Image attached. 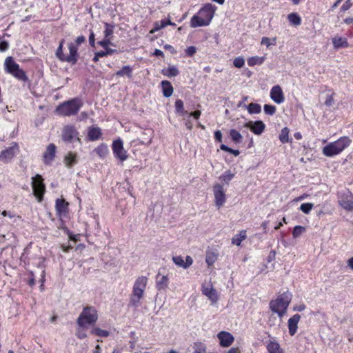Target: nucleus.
Instances as JSON below:
<instances>
[{
  "instance_id": "nucleus-31",
  "label": "nucleus",
  "mask_w": 353,
  "mask_h": 353,
  "mask_svg": "<svg viewBox=\"0 0 353 353\" xmlns=\"http://www.w3.org/2000/svg\"><path fill=\"white\" fill-rule=\"evenodd\" d=\"M219 254L216 252L208 250L206 252L205 262L208 265L212 266L218 259Z\"/></svg>"
},
{
  "instance_id": "nucleus-35",
  "label": "nucleus",
  "mask_w": 353,
  "mask_h": 353,
  "mask_svg": "<svg viewBox=\"0 0 353 353\" xmlns=\"http://www.w3.org/2000/svg\"><path fill=\"white\" fill-rule=\"evenodd\" d=\"M89 328V327H86V326H81V325H77V329H76V333H75V336H77V339H80V340H83V339H85V338L88 337V334H87V330Z\"/></svg>"
},
{
  "instance_id": "nucleus-43",
  "label": "nucleus",
  "mask_w": 353,
  "mask_h": 353,
  "mask_svg": "<svg viewBox=\"0 0 353 353\" xmlns=\"http://www.w3.org/2000/svg\"><path fill=\"white\" fill-rule=\"evenodd\" d=\"M289 132L290 130L287 127H285L281 130L279 138L282 143L292 142V139L290 140L289 139Z\"/></svg>"
},
{
  "instance_id": "nucleus-19",
  "label": "nucleus",
  "mask_w": 353,
  "mask_h": 353,
  "mask_svg": "<svg viewBox=\"0 0 353 353\" xmlns=\"http://www.w3.org/2000/svg\"><path fill=\"white\" fill-rule=\"evenodd\" d=\"M219 339L220 345L221 347H227L232 344L234 342V336L228 332L221 331L217 334Z\"/></svg>"
},
{
  "instance_id": "nucleus-46",
  "label": "nucleus",
  "mask_w": 353,
  "mask_h": 353,
  "mask_svg": "<svg viewBox=\"0 0 353 353\" xmlns=\"http://www.w3.org/2000/svg\"><path fill=\"white\" fill-rule=\"evenodd\" d=\"M194 350L193 353H207L206 346L201 342H195L192 345Z\"/></svg>"
},
{
  "instance_id": "nucleus-8",
  "label": "nucleus",
  "mask_w": 353,
  "mask_h": 353,
  "mask_svg": "<svg viewBox=\"0 0 353 353\" xmlns=\"http://www.w3.org/2000/svg\"><path fill=\"white\" fill-rule=\"evenodd\" d=\"M114 157L120 161L123 162L128 158V152L123 148V143L121 139L114 140L112 144Z\"/></svg>"
},
{
  "instance_id": "nucleus-28",
  "label": "nucleus",
  "mask_w": 353,
  "mask_h": 353,
  "mask_svg": "<svg viewBox=\"0 0 353 353\" xmlns=\"http://www.w3.org/2000/svg\"><path fill=\"white\" fill-rule=\"evenodd\" d=\"M163 94L165 97H170L173 94L174 88L171 83L167 80H163L161 83Z\"/></svg>"
},
{
  "instance_id": "nucleus-1",
  "label": "nucleus",
  "mask_w": 353,
  "mask_h": 353,
  "mask_svg": "<svg viewBox=\"0 0 353 353\" xmlns=\"http://www.w3.org/2000/svg\"><path fill=\"white\" fill-rule=\"evenodd\" d=\"M217 7L210 3H205L190 19V26L197 28L208 26L215 14Z\"/></svg>"
},
{
  "instance_id": "nucleus-15",
  "label": "nucleus",
  "mask_w": 353,
  "mask_h": 353,
  "mask_svg": "<svg viewBox=\"0 0 353 353\" xmlns=\"http://www.w3.org/2000/svg\"><path fill=\"white\" fill-rule=\"evenodd\" d=\"M202 294L206 296L212 303H216L219 300V296L216 290L211 283L203 285L201 288Z\"/></svg>"
},
{
  "instance_id": "nucleus-55",
  "label": "nucleus",
  "mask_w": 353,
  "mask_h": 353,
  "mask_svg": "<svg viewBox=\"0 0 353 353\" xmlns=\"http://www.w3.org/2000/svg\"><path fill=\"white\" fill-rule=\"evenodd\" d=\"M185 52L186 56L192 57L196 52V48L194 46H189L185 49Z\"/></svg>"
},
{
  "instance_id": "nucleus-5",
  "label": "nucleus",
  "mask_w": 353,
  "mask_h": 353,
  "mask_svg": "<svg viewBox=\"0 0 353 353\" xmlns=\"http://www.w3.org/2000/svg\"><path fill=\"white\" fill-rule=\"evenodd\" d=\"M290 302L291 295L287 292H283L276 299L270 301V308L274 313H276L279 317H282L285 314Z\"/></svg>"
},
{
  "instance_id": "nucleus-29",
  "label": "nucleus",
  "mask_w": 353,
  "mask_h": 353,
  "mask_svg": "<svg viewBox=\"0 0 353 353\" xmlns=\"http://www.w3.org/2000/svg\"><path fill=\"white\" fill-rule=\"evenodd\" d=\"M170 24V19H163L161 21L154 22V27L150 30V34H154L156 32L165 28Z\"/></svg>"
},
{
  "instance_id": "nucleus-25",
  "label": "nucleus",
  "mask_w": 353,
  "mask_h": 353,
  "mask_svg": "<svg viewBox=\"0 0 353 353\" xmlns=\"http://www.w3.org/2000/svg\"><path fill=\"white\" fill-rule=\"evenodd\" d=\"M266 348L268 353H284L283 350L275 339L270 340L266 345Z\"/></svg>"
},
{
  "instance_id": "nucleus-54",
  "label": "nucleus",
  "mask_w": 353,
  "mask_h": 353,
  "mask_svg": "<svg viewBox=\"0 0 353 353\" xmlns=\"http://www.w3.org/2000/svg\"><path fill=\"white\" fill-rule=\"evenodd\" d=\"M271 39L268 37H264L261 39V43L263 45H265L267 47H269L271 45H275L276 44V38H273L272 41L273 42H270Z\"/></svg>"
},
{
  "instance_id": "nucleus-45",
  "label": "nucleus",
  "mask_w": 353,
  "mask_h": 353,
  "mask_svg": "<svg viewBox=\"0 0 353 353\" xmlns=\"http://www.w3.org/2000/svg\"><path fill=\"white\" fill-rule=\"evenodd\" d=\"M94 152L101 158H104L108 153V146L104 144L101 143L99 145L97 148L94 149Z\"/></svg>"
},
{
  "instance_id": "nucleus-17",
  "label": "nucleus",
  "mask_w": 353,
  "mask_h": 353,
  "mask_svg": "<svg viewBox=\"0 0 353 353\" xmlns=\"http://www.w3.org/2000/svg\"><path fill=\"white\" fill-rule=\"evenodd\" d=\"M17 150H18L17 143H14L13 146L9 147L3 150L0 154V161L3 163H8L13 159Z\"/></svg>"
},
{
  "instance_id": "nucleus-20",
  "label": "nucleus",
  "mask_w": 353,
  "mask_h": 353,
  "mask_svg": "<svg viewBox=\"0 0 353 353\" xmlns=\"http://www.w3.org/2000/svg\"><path fill=\"white\" fill-rule=\"evenodd\" d=\"M301 320V315L299 314H294L288 319V327L290 336H294L298 330V323Z\"/></svg>"
},
{
  "instance_id": "nucleus-3",
  "label": "nucleus",
  "mask_w": 353,
  "mask_h": 353,
  "mask_svg": "<svg viewBox=\"0 0 353 353\" xmlns=\"http://www.w3.org/2000/svg\"><path fill=\"white\" fill-rule=\"evenodd\" d=\"M352 140L346 136L341 137L336 141L331 142L323 148V154L327 157H332L341 153L347 148Z\"/></svg>"
},
{
  "instance_id": "nucleus-42",
  "label": "nucleus",
  "mask_w": 353,
  "mask_h": 353,
  "mask_svg": "<svg viewBox=\"0 0 353 353\" xmlns=\"http://www.w3.org/2000/svg\"><path fill=\"white\" fill-rule=\"evenodd\" d=\"M234 176V174L232 173L231 170H228L225 171L223 174H222L219 176V180H221L223 183L228 185L230 182L232 180Z\"/></svg>"
},
{
  "instance_id": "nucleus-48",
  "label": "nucleus",
  "mask_w": 353,
  "mask_h": 353,
  "mask_svg": "<svg viewBox=\"0 0 353 353\" xmlns=\"http://www.w3.org/2000/svg\"><path fill=\"white\" fill-rule=\"evenodd\" d=\"M220 149L223 151H225V152H229L230 154H232L233 155H234L235 157L239 155L240 154V152L239 150H234V149H232L228 146H227L225 144H221L220 145Z\"/></svg>"
},
{
  "instance_id": "nucleus-50",
  "label": "nucleus",
  "mask_w": 353,
  "mask_h": 353,
  "mask_svg": "<svg viewBox=\"0 0 353 353\" xmlns=\"http://www.w3.org/2000/svg\"><path fill=\"white\" fill-rule=\"evenodd\" d=\"M112 39L111 38L104 37L103 40L98 41L97 43L103 48L105 47H109L110 46H115V45L112 42Z\"/></svg>"
},
{
  "instance_id": "nucleus-56",
  "label": "nucleus",
  "mask_w": 353,
  "mask_h": 353,
  "mask_svg": "<svg viewBox=\"0 0 353 353\" xmlns=\"http://www.w3.org/2000/svg\"><path fill=\"white\" fill-rule=\"evenodd\" d=\"M9 48V43L7 41H0V52H5Z\"/></svg>"
},
{
  "instance_id": "nucleus-58",
  "label": "nucleus",
  "mask_w": 353,
  "mask_h": 353,
  "mask_svg": "<svg viewBox=\"0 0 353 353\" xmlns=\"http://www.w3.org/2000/svg\"><path fill=\"white\" fill-rule=\"evenodd\" d=\"M89 44L92 48L95 47V35L94 32L91 30L89 35Z\"/></svg>"
},
{
  "instance_id": "nucleus-13",
  "label": "nucleus",
  "mask_w": 353,
  "mask_h": 353,
  "mask_svg": "<svg viewBox=\"0 0 353 353\" xmlns=\"http://www.w3.org/2000/svg\"><path fill=\"white\" fill-rule=\"evenodd\" d=\"M57 147L54 143H50L43 154V161L46 165L52 164L56 157Z\"/></svg>"
},
{
  "instance_id": "nucleus-62",
  "label": "nucleus",
  "mask_w": 353,
  "mask_h": 353,
  "mask_svg": "<svg viewBox=\"0 0 353 353\" xmlns=\"http://www.w3.org/2000/svg\"><path fill=\"white\" fill-rule=\"evenodd\" d=\"M334 94L329 95L326 97L325 105L327 106H331L332 103H334Z\"/></svg>"
},
{
  "instance_id": "nucleus-24",
  "label": "nucleus",
  "mask_w": 353,
  "mask_h": 353,
  "mask_svg": "<svg viewBox=\"0 0 353 353\" xmlns=\"http://www.w3.org/2000/svg\"><path fill=\"white\" fill-rule=\"evenodd\" d=\"M102 136V132L99 127L91 126L88 130V139L89 141H95Z\"/></svg>"
},
{
  "instance_id": "nucleus-63",
  "label": "nucleus",
  "mask_w": 353,
  "mask_h": 353,
  "mask_svg": "<svg viewBox=\"0 0 353 353\" xmlns=\"http://www.w3.org/2000/svg\"><path fill=\"white\" fill-rule=\"evenodd\" d=\"M201 112L200 110H195L189 113V117H192L194 119L197 120L201 117Z\"/></svg>"
},
{
  "instance_id": "nucleus-33",
  "label": "nucleus",
  "mask_w": 353,
  "mask_h": 353,
  "mask_svg": "<svg viewBox=\"0 0 353 353\" xmlns=\"http://www.w3.org/2000/svg\"><path fill=\"white\" fill-rule=\"evenodd\" d=\"M229 134L231 140L236 144L241 143L242 142L243 136L241 134L235 129H231L229 131Z\"/></svg>"
},
{
  "instance_id": "nucleus-52",
  "label": "nucleus",
  "mask_w": 353,
  "mask_h": 353,
  "mask_svg": "<svg viewBox=\"0 0 353 353\" xmlns=\"http://www.w3.org/2000/svg\"><path fill=\"white\" fill-rule=\"evenodd\" d=\"M264 112L266 114L273 115L275 114L276 108L273 105L265 104L263 107Z\"/></svg>"
},
{
  "instance_id": "nucleus-30",
  "label": "nucleus",
  "mask_w": 353,
  "mask_h": 353,
  "mask_svg": "<svg viewBox=\"0 0 353 353\" xmlns=\"http://www.w3.org/2000/svg\"><path fill=\"white\" fill-rule=\"evenodd\" d=\"M247 238V232L245 230H242L239 234L234 235L232 239V243L237 246H240L241 242Z\"/></svg>"
},
{
  "instance_id": "nucleus-49",
  "label": "nucleus",
  "mask_w": 353,
  "mask_h": 353,
  "mask_svg": "<svg viewBox=\"0 0 353 353\" xmlns=\"http://www.w3.org/2000/svg\"><path fill=\"white\" fill-rule=\"evenodd\" d=\"M304 232H305V227L301 226V225H296L293 229L292 236L294 238H297Z\"/></svg>"
},
{
  "instance_id": "nucleus-22",
  "label": "nucleus",
  "mask_w": 353,
  "mask_h": 353,
  "mask_svg": "<svg viewBox=\"0 0 353 353\" xmlns=\"http://www.w3.org/2000/svg\"><path fill=\"white\" fill-rule=\"evenodd\" d=\"M169 285V278L165 275L158 273L156 276V288L158 291L165 290Z\"/></svg>"
},
{
  "instance_id": "nucleus-23",
  "label": "nucleus",
  "mask_w": 353,
  "mask_h": 353,
  "mask_svg": "<svg viewBox=\"0 0 353 353\" xmlns=\"http://www.w3.org/2000/svg\"><path fill=\"white\" fill-rule=\"evenodd\" d=\"M172 260L176 265L182 267L185 269H187L193 263V259L190 256H186L185 261H184L183 257L181 256H173Z\"/></svg>"
},
{
  "instance_id": "nucleus-34",
  "label": "nucleus",
  "mask_w": 353,
  "mask_h": 353,
  "mask_svg": "<svg viewBox=\"0 0 353 353\" xmlns=\"http://www.w3.org/2000/svg\"><path fill=\"white\" fill-rule=\"evenodd\" d=\"M90 334L92 335L106 338L109 336L110 332L108 330H102L99 327L93 326L91 328Z\"/></svg>"
},
{
  "instance_id": "nucleus-38",
  "label": "nucleus",
  "mask_w": 353,
  "mask_h": 353,
  "mask_svg": "<svg viewBox=\"0 0 353 353\" xmlns=\"http://www.w3.org/2000/svg\"><path fill=\"white\" fill-rule=\"evenodd\" d=\"M162 74L164 76L172 77L177 76L179 74V72L175 66H169L168 68L162 70Z\"/></svg>"
},
{
  "instance_id": "nucleus-47",
  "label": "nucleus",
  "mask_w": 353,
  "mask_h": 353,
  "mask_svg": "<svg viewBox=\"0 0 353 353\" xmlns=\"http://www.w3.org/2000/svg\"><path fill=\"white\" fill-rule=\"evenodd\" d=\"M250 114H259L261 111V107L259 103H250L247 107Z\"/></svg>"
},
{
  "instance_id": "nucleus-57",
  "label": "nucleus",
  "mask_w": 353,
  "mask_h": 353,
  "mask_svg": "<svg viewBox=\"0 0 353 353\" xmlns=\"http://www.w3.org/2000/svg\"><path fill=\"white\" fill-rule=\"evenodd\" d=\"M214 138L216 142L221 143L223 141L222 133L220 130H216L214 133Z\"/></svg>"
},
{
  "instance_id": "nucleus-41",
  "label": "nucleus",
  "mask_w": 353,
  "mask_h": 353,
  "mask_svg": "<svg viewBox=\"0 0 353 353\" xmlns=\"http://www.w3.org/2000/svg\"><path fill=\"white\" fill-rule=\"evenodd\" d=\"M290 23L294 26H299L301 23V17L296 12H292L288 15Z\"/></svg>"
},
{
  "instance_id": "nucleus-9",
  "label": "nucleus",
  "mask_w": 353,
  "mask_h": 353,
  "mask_svg": "<svg viewBox=\"0 0 353 353\" xmlns=\"http://www.w3.org/2000/svg\"><path fill=\"white\" fill-rule=\"evenodd\" d=\"M214 203L218 209H219L226 201L225 190L223 185L215 183L212 186Z\"/></svg>"
},
{
  "instance_id": "nucleus-60",
  "label": "nucleus",
  "mask_w": 353,
  "mask_h": 353,
  "mask_svg": "<svg viewBox=\"0 0 353 353\" xmlns=\"http://www.w3.org/2000/svg\"><path fill=\"white\" fill-rule=\"evenodd\" d=\"M85 37L83 35H81L77 37L74 43L78 47L79 46H81L82 43H85Z\"/></svg>"
},
{
  "instance_id": "nucleus-6",
  "label": "nucleus",
  "mask_w": 353,
  "mask_h": 353,
  "mask_svg": "<svg viewBox=\"0 0 353 353\" xmlns=\"http://www.w3.org/2000/svg\"><path fill=\"white\" fill-rule=\"evenodd\" d=\"M5 70L18 80L26 82L28 77L26 72L15 62L12 57H8L4 62Z\"/></svg>"
},
{
  "instance_id": "nucleus-44",
  "label": "nucleus",
  "mask_w": 353,
  "mask_h": 353,
  "mask_svg": "<svg viewBox=\"0 0 353 353\" xmlns=\"http://www.w3.org/2000/svg\"><path fill=\"white\" fill-rule=\"evenodd\" d=\"M265 61L264 57L254 56L250 57L248 59V64L249 66H254L256 65H261Z\"/></svg>"
},
{
  "instance_id": "nucleus-64",
  "label": "nucleus",
  "mask_w": 353,
  "mask_h": 353,
  "mask_svg": "<svg viewBox=\"0 0 353 353\" xmlns=\"http://www.w3.org/2000/svg\"><path fill=\"white\" fill-rule=\"evenodd\" d=\"M103 49H104L105 54L106 57L108 55H112V54L117 52L116 50L112 49L109 47L103 48Z\"/></svg>"
},
{
  "instance_id": "nucleus-18",
  "label": "nucleus",
  "mask_w": 353,
  "mask_h": 353,
  "mask_svg": "<svg viewBox=\"0 0 353 353\" xmlns=\"http://www.w3.org/2000/svg\"><path fill=\"white\" fill-rule=\"evenodd\" d=\"M270 97L277 104H281L284 101L285 97L283 92L280 85H277L272 88L270 90Z\"/></svg>"
},
{
  "instance_id": "nucleus-27",
  "label": "nucleus",
  "mask_w": 353,
  "mask_h": 353,
  "mask_svg": "<svg viewBox=\"0 0 353 353\" xmlns=\"http://www.w3.org/2000/svg\"><path fill=\"white\" fill-rule=\"evenodd\" d=\"M63 161L67 168H72L74 165L77 163V154L72 152H68V154L64 157Z\"/></svg>"
},
{
  "instance_id": "nucleus-53",
  "label": "nucleus",
  "mask_w": 353,
  "mask_h": 353,
  "mask_svg": "<svg viewBox=\"0 0 353 353\" xmlns=\"http://www.w3.org/2000/svg\"><path fill=\"white\" fill-rule=\"evenodd\" d=\"M233 64L236 68H241L245 65V60L243 57H236L234 59Z\"/></svg>"
},
{
  "instance_id": "nucleus-4",
  "label": "nucleus",
  "mask_w": 353,
  "mask_h": 353,
  "mask_svg": "<svg viewBox=\"0 0 353 353\" xmlns=\"http://www.w3.org/2000/svg\"><path fill=\"white\" fill-rule=\"evenodd\" d=\"M82 106V101L79 98H74L60 103L56 108V112L64 117L74 116L79 112Z\"/></svg>"
},
{
  "instance_id": "nucleus-37",
  "label": "nucleus",
  "mask_w": 353,
  "mask_h": 353,
  "mask_svg": "<svg viewBox=\"0 0 353 353\" xmlns=\"http://www.w3.org/2000/svg\"><path fill=\"white\" fill-rule=\"evenodd\" d=\"M132 68L129 65L123 66L120 70L116 72L115 74L117 77H123L126 76L128 78L132 77Z\"/></svg>"
},
{
  "instance_id": "nucleus-59",
  "label": "nucleus",
  "mask_w": 353,
  "mask_h": 353,
  "mask_svg": "<svg viewBox=\"0 0 353 353\" xmlns=\"http://www.w3.org/2000/svg\"><path fill=\"white\" fill-rule=\"evenodd\" d=\"M275 258H276V252L274 250H272L269 252V254L267 256L266 261H267V263H270V262L273 261L274 260H275Z\"/></svg>"
},
{
  "instance_id": "nucleus-21",
  "label": "nucleus",
  "mask_w": 353,
  "mask_h": 353,
  "mask_svg": "<svg viewBox=\"0 0 353 353\" xmlns=\"http://www.w3.org/2000/svg\"><path fill=\"white\" fill-rule=\"evenodd\" d=\"M69 54L66 55V62L75 64L77 62L79 54L78 47L74 43L68 44Z\"/></svg>"
},
{
  "instance_id": "nucleus-26",
  "label": "nucleus",
  "mask_w": 353,
  "mask_h": 353,
  "mask_svg": "<svg viewBox=\"0 0 353 353\" xmlns=\"http://www.w3.org/2000/svg\"><path fill=\"white\" fill-rule=\"evenodd\" d=\"M332 43L334 49L346 48L349 47L347 39L344 37L336 36L332 38Z\"/></svg>"
},
{
  "instance_id": "nucleus-16",
  "label": "nucleus",
  "mask_w": 353,
  "mask_h": 353,
  "mask_svg": "<svg viewBox=\"0 0 353 353\" xmlns=\"http://www.w3.org/2000/svg\"><path fill=\"white\" fill-rule=\"evenodd\" d=\"M144 290L141 288H137L133 286L132 294L130 299V305L133 307H138L141 304V299L143 297Z\"/></svg>"
},
{
  "instance_id": "nucleus-39",
  "label": "nucleus",
  "mask_w": 353,
  "mask_h": 353,
  "mask_svg": "<svg viewBox=\"0 0 353 353\" xmlns=\"http://www.w3.org/2000/svg\"><path fill=\"white\" fill-rule=\"evenodd\" d=\"M175 112L176 114L183 116L187 114V111L184 109L183 101L181 99H176L174 103Z\"/></svg>"
},
{
  "instance_id": "nucleus-14",
  "label": "nucleus",
  "mask_w": 353,
  "mask_h": 353,
  "mask_svg": "<svg viewBox=\"0 0 353 353\" xmlns=\"http://www.w3.org/2000/svg\"><path fill=\"white\" fill-rule=\"evenodd\" d=\"M244 127L250 130L256 135H261L265 129V124L262 121H249L244 124Z\"/></svg>"
},
{
  "instance_id": "nucleus-51",
  "label": "nucleus",
  "mask_w": 353,
  "mask_h": 353,
  "mask_svg": "<svg viewBox=\"0 0 353 353\" xmlns=\"http://www.w3.org/2000/svg\"><path fill=\"white\" fill-rule=\"evenodd\" d=\"M314 205L312 203H302L300 206V210L305 214H309L312 209L313 208Z\"/></svg>"
},
{
  "instance_id": "nucleus-40",
  "label": "nucleus",
  "mask_w": 353,
  "mask_h": 353,
  "mask_svg": "<svg viewBox=\"0 0 353 353\" xmlns=\"http://www.w3.org/2000/svg\"><path fill=\"white\" fill-rule=\"evenodd\" d=\"M114 27L115 26L114 24L104 23V31H103L104 37L112 39Z\"/></svg>"
},
{
  "instance_id": "nucleus-2",
  "label": "nucleus",
  "mask_w": 353,
  "mask_h": 353,
  "mask_svg": "<svg viewBox=\"0 0 353 353\" xmlns=\"http://www.w3.org/2000/svg\"><path fill=\"white\" fill-rule=\"evenodd\" d=\"M99 319L98 311L95 307L86 305L77 319V325L93 327Z\"/></svg>"
},
{
  "instance_id": "nucleus-36",
  "label": "nucleus",
  "mask_w": 353,
  "mask_h": 353,
  "mask_svg": "<svg viewBox=\"0 0 353 353\" xmlns=\"http://www.w3.org/2000/svg\"><path fill=\"white\" fill-rule=\"evenodd\" d=\"M147 283L148 278L144 276H141L136 279L133 286L137 288L143 289V290L145 291Z\"/></svg>"
},
{
  "instance_id": "nucleus-11",
  "label": "nucleus",
  "mask_w": 353,
  "mask_h": 353,
  "mask_svg": "<svg viewBox=\"0 0 353 353\" xmlns=\"http://www.w3.org/2000/svg\"><path fill=\"white\" fill-rule=\"evenodd\" d=\"M55 210L56 215L59 219L67 216L69 212V203L64 199H57L55 201Z\"/></svg>"
},
{
  "instance_id": "nucleus-12",
  "label": "nucleus",
  "mask_w": 353,
  "mask_h": 353,
  "mask_svg": "<svg viewBox=\"0 0 353 353\" xmlns=\"http://www.w3.org/2000/svg\"><path fill=\"white\" fill-rule=\"evenodd\" d=\"M79 132L73 125H66L62 132V139L65 142H72L74 139L80 141Z\"/></svg>"
},
{
  "instance_id": "nucleus-61",
  "label": "nucleus",
  "mask_w": 353,
  "mask_h": 353,
  "mask_svg": "<svg viewBox=\"0 0 353 353\" xmlns=\"http://www.w3.org/2000/svg\"><path fill=\"white\" fill-rule=\"evenodd\" d=\"M352 3L350 2V0H347L341 6V10L343 11V12H345L347 10H349L351 6H352Z\"/></svg>"
},
{
  "instance_id": "nucleus-7",
  "label": "nucleus",
  "mask_w": 353,
  "mask_h": 353,
  "mask_svg": "<svg viewBox=\"0 0 353 353\" xmlns=\"http://www.w3.org/2000/svg\"><path fill=\"white\" fill-rule=\"evenodd\" d=\"M32 188L33 194L36 197L38 202H42L44 198V194L46 192L44 179L39 174H37L34 176L32 177Z\"/></svg>"
},
{
  "instance_id": "nucleus-32",
  "label": "nucleus",
  "mask_w": 353,
  "mask_h": 353,
  "mask_svg": "<svg viewBox=\"0 0 353 353\" xmlns=\"http://www.w3.org/2000/svg\"><path fill=\"white\" fill-rule=\"evenodd\" d=\"M65 40L62 39L60 42L59 45L56 50V57L59 60L63 62H66V55L63 53V44H64Z\"/></svg>"
},
{
  "instance_id": "nucleus-10",
  "label": "nucleus",
  "mask_w": 353,
  "mask_h": 353,
  "mask_svg": "<svg viewBox=\"0 0 353 353\" xmlns=\"http://www.w3.org/2000/svg\"><path fill=\"white\" fill-rule=\"evenodd\" d=\"M338 202L345 210L352 211L353 210V194L349 190L339 194Z\"/></svg>"
}]
</instances>
